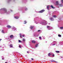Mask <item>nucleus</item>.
Returning <instances> with one entry per match:
<instances>
[{
    "mask_svg": "<svg viewBox=\"0 0 63 63\" xmlns=\"http://www.w3.org/2000/svg\"><path fill=\"white\" fill-rule=\"evenodd\" d=\"M0 14H4V13H6L7 14H10L11 13L10 11L7 12V9L5 8H3L0 9Z\"/></svg>",
    "mask_w": 63,
    "mask_h": 63,
    "instance_id": "1",
    "label": "nucleus"
},
{
    "mask_svg": "<svg viewBox=\"0 0 63 63\" xmlns=\"http://www.w3.org/2000/svg\"><path fill=\"white\" fill-rule=\"evenodd\" d=\"M40 24H41L43 25H46L47 24V22L45 21V20H43V22L42 23H40Z\"/></svg>",
    "mask_w": 63,
    "mask_h": 63,
    "instance_id": "2",
    "label": "nucleus"
},
{
    "mask_svg": "<svg viewBox=\"0 0 63 63\" xmlns=\"http://www.w3.org/2000/svg\"><path fill=\"white\" fill-rule=\"evenodd\" d=\"M57 42L56 41H53V43H52L51 45L52 46H54V45H55L57 44Z\"/></svg>",
    "mask_w": 63,
    "mask_h": 63,
    "instance_id": "3",
    "label": "nucleus"
},
{
    "mask_svg": "<svg viewBox=\"0 0 63 63\" xmlns=\"http://www.w3.org/2000/svg\"><path fill=\"white\" fill-rule=\"evenodd\" d=\"M47 28L48 30H51V29H53L52 27L48 26H47Z\"/></svg>",
    "mask_w": 63,
    "mask_h": 63,
    "instance_id": "4",
    "label": "nucleus"
},
{
    "mask_svg": "<svg viewBox=\"0 0 63 63\" xmlns=\"http://www.w3.org/2000/svg\"><path fill=\"white\" fill-rule=\"evenodd\" d=\"M44 11H45L44 10H42L39 11L38 13H43V12H44Z\"/></svg>",
    "mask_w": 63,
    "mask_h": 63,
    "instance_id": "5",
    "label": "nucleus"
},
{
    "mask_svg": "<svg viewBox=\"0 0 63 63\" xmlns=\"http://www.w3.org/2000/svg\"><path fill=\"white\" fill-rule=\"evenodd\" d=\"M59 45H63V41L61 42H59Z\"/></svg>",
    "mask_w": 63,
    "mask_h": 63,
    "instance_id": "6",
    "label": "nucleus"
},
{
    "mask_svg": "<svg viewBox=\"0 0 63 63\" xmlns=\"http://www.w3.org/2000/svg\"><path fill=\"white\" fill-rule=\"evenodd\" d=\"M34 37H38V36H39V34H34Z\"/></svg>",
    "mask_w": 63,
    "mask_h": 63,
    "instance_id": "7",
    "label": "nucleus"
},
{
    "mask_svg": "<svg viewBox=\"0 0 63 63\" xmlns=\"http://www.w3.org/2000/svg\"><path fill=\"white\" fill-rule=\"evenodd\" d=\"M12 29H13V30H14V31H15V30H16V28L14 26L12 27Z\"/></svg>",
    "mask_w": 63,
    "mask_h": 63,
    "instance_id": "8",
    "label": "nucleus"
},
{
    "mask_svg": "<svg viewBox=\"0 0 63 63\" xmlns=\"http://www.w3.org/2000/svg\"><path fill=\"white\" fill-rule=\"evenodd\" d=\"M50 19L51 21H53L54 20V19L53 18H50Z\"/></svg>",
    "mask_w": 63,
    "mask_h": 63,
    "instance_id": "9",
    "label": "nucleus"
},
{
    "mask_svg": "<svg viewBox=\"0 0 63 63\" xmlns=\"http://www.w3.org/2000/svg\"><path fill=\"white\" fill-rule=\"evenodd\" d=\"M13 37H14V36L13 35H11L10 36V37L11 39H13Z\"/></svg>",
    "mask_w": 63,
    "mask_h": 63,
    "instance_id": "10",
    "label": "nucleus"
},
{
    "mask_svg": "<svg viewBox=\"0 0 63 63\" xmlns=\"http://www.w3.org/2000/svg\"><path fill=\"white\" fill-rule=\"evenodd\" d=\"M14 17L15 18H16V19H18V18H19V17L18 16H15Z\"/></svg>",
    "mask_w": 63,
    "mask_h": 63,
    "instance_id": "11",
    "label": "nucleus"
},
{
    "mask_svg": "<svg viewBox=\"0 0 63 63\" xmlns=\"http://www.w3.org/2000/svg\"><path fill=\"white\" fill-rule=\"evenodd\" d=\"M56 5H59L58 2L57 1L56 2Z\"/></svg>",
    "mask_w": 63,
    "mask_h": 63,
    "instance_id": "12",
    "label": "nucleus"
},
{
    "mask_svg": "<svg viewBox=\"0 0 63 63\" xmlns=\"http://www.w3.org/2000/svg\"><path fill=\"white\" fill-rule=\"evenodd\" d=\"M10 47L12 48V47H13V45L12 44H10Z\"/></svg>",
    "mask_w": 63,
    "mask_h": 63,
    "instance_id": "13",
    "label": "nucleus"
},
{
    "mask_svg": "<svg viewBox=\"0 0 63 63\" xmlns=\"http://www.w3.org/2000/svg\"><path fill=\"white\" fill-rule=\"evenodd\" d=\"M49 5H48L47 6V8L48 10H49Z\"/></svg>",
    "mask_w": 63,
    "mask_h": 63,
    "instance_id": "14",
    "label": "nucleus"
},
{
    "mask_svg": "<svg viewBox=\"0 0 63 63\" xmlns=\"http://www.w3.org/2000/svg\"><path fill=\"white\" fill-rule=\"evenodd\" d=\"M32 43H36V41H35L33 40L32 41Z\"/></svg>",
    "mask_w": 63,
    "mask_h": 63,
    "instance_id": "15",
    "label": "nucleus"
},
{
    "mask_svg": "<svg viewBox=\"0 0 63 63\" xmlns=\"http://www.w3.org/2000/svg\"><path fill=\"white\" fill-rule=\"evenodd\" d=\"M22 34H21V33L20 34V36L21 38V37H22Z\"/></svg>",
    "mask_w": 63,
    "mask_h": 63,
    "instance_id": "16",
    "label": "nucleus"
},
{
    "mask_svg": "<svg viewBox=\"0 0 63 63\" xmlns=\"http://www.w3.org/2000/svg\"><path fill=\"white\" fill-rule=\"evenodd\" d=\"M33 27H34L31 26L30 27V29H33Z\"/></svg>",
    "mask_w": 63,
    "mask_h": 63,
    "instance_id": "17",
    "label": "nucleus"
},
{
    "mask_svg": "<svg viewBox=\"0 0 63 63\" xmlns=\"http://www.w3.org/2000/svg\"><path fill=\"white\" fill-rule=\"evenodd\" d=\"M51 62H56L54 60H51Z\"/></svg>",
    "mask_w": 63,
    "mask_h": 63,
    "instance_id": "18",
    "label": "nucleus"
},
{
    "mask_svg": "<svg viewBox=\"0 0 63 63\" xmlns=\"http://www.w3.org/2000/svg\"><path fill=\"white\" fill-rule=\"evenodd\" d=\"M7 27L8 28H11V27L10 25H8Z\"/></svg>",
    "mask_w": 63,
    "mask_h": 63,
    "instance_id": "19",
    "label": "nucleus"
},
{
    "mask_svg": "<svg viewBox=\"0 0 63 63\" xmlns=\"http://www.w3.org/2000/svg\"><path fill=\"white\" fill-rule=\"evenodd\" d=\"M59 5L60 7H62L63 6V5H62V4H59Z\"/></svg>",
    "mask_w": 63,
    "mask_h": 63,
    "instance_id": "20",
    "label": "nucleus"
},
{
    "mask_svg": "<svg viewBox=\"0 0 63 63\" xmlns=\"http://www.w3.org/2000/svg\"><path fill=\"white\" fill-rule=\"evenodd\" d=\"M51 7L53 9H55V7H54L53 6H52V5H51Z\"/></svg>",
    "mask_w": 63,
    "mask_h": 63,
    "instance_id": "21",
    "label": "nucleus"
},
{
    "mask_svg": "<svg viewBox=\"0 0 63 63\" xmlns=\"http://www.w3.org/2000/svg\"><path fill=\"white\" fill-rule=\"evenodd\" d=\"M2 33H5V32H4V30H2Z\"/></svg>",
    "mask_w": 63,
    "mask_h": 63,
    "instance_id": "22",
    "label": "nucleus"
},
{
    "mask_svg": "<svg viewBox=\"0 0 63 63\" xmlns=\"http://www.w3.org/2000/svg\"><path fill=\"white\" fill-rule=\"evenodd\" d=\"M53 17H55H55H56V16L55 15H53Z\"/></svg>",
    "mask_w": 63,
    "mask_h": 63,
    "instance_id": "23",
    "label": "nucleus"
},
{
    "mask_svg": "<svg viewBox=\"0 0 63 63\" xmlns=\"http://www.w3.org/2000/svg\"><path fill=\"white\" fill-rule=\"evenodd\" d=\"M38 46V44H37L35 45V47H37Z\"/></svg>",
    "mask_w": 63,
    "mask_h": 63,
    "instance_id": "24",
    "label": "nucleus"
},
{
    "mask_svg": "<svg viewBox=\"0 0 63 63\" xmlns=\"http://www.w3.org/2000/svg\"><path fill=\"white\" fill-rule=\"evenodd\" d=\"M56 52H57V53H59V52H60V51H56Z\"/></svg>",
    "mask_w": 63,
    "mask_h": 63,
    "instance_id": "25",
    "label": "nucleus"
},
{
    "mask_svg": "<svg viewBox=\"0 0 63 63\" xmlns=\"http://www.w3.org/2000/svg\"><path fill=\"white\" fill-rule=\"evenodd\" d=\"M58 36H59V37H61V35L60 34H59Z\"/></svg>",
    "mask_w": 63,
    "mask_h": 63,
    "instance_id": "26",
    "label": "nucleus"
},
{
    "mask_svg": "<svg viewBox=\"0 0 63 63\" xmlns=\"http://www.w3.org/2000/svg\"><path fill=\"white\" fill-rule=\"evenodd\" d=\"M39 39H40V40H42V38H41V36H40L39 37Z\"/></svg>",
    "mask_w": 63,
    "mask_h": 63,
    "instance_id": "27",
    "label": "nucleus"
},
{
    "mask_svg": "<svg viewBox=\"0 0 63 63\" xmlns=\"http://www.w3.org/2000/svg\"><path fill=\"white\" fill-rule=\"evenodd\" d=\"M60 28L61 29H63V27H61Z\"/></svg>",
    "mask_w": 63,
    "mask_h": 63,
    "instance_id": "28",
    "label": "nucleus"
},
{
    "mask_svg": "<svg viewBox=\"0 0 63 63\" xmlns=\"http://www.w3.org/2000/svg\"><path fill=\"white\" fill-rule=\"evenodd\" d=\"M18 42L19 43H21V41L20 40H19Z\"/></svg>",
    "mask_w": 63,
    "mask_h": 63,
    "instance_id": "29",
    "label": "nucleus"
},
{
    "mask_svg": "<svg viewBox=\"0 0 63 63\" xmlns=\"http://www.w3.org/2000/svg\"><path fill=\"white\" fill-rule=\"evenodd\" d=\"M11 0H8V3H9V2L11 1Z\"/></svg>",
    "mask_w": 63,
    "mask_h": 63,
    "instance_id": "30",
    "label": "nucleus"
},
{
    "mask_svg": "<svg viewBox=\"0 0 63 63\" xmlns=\"http://www.w3.org/2000/svg\"><path fill=\"white\" fill-rule=\"evenodd\" d=\"M24 24H26V23H27V22L26 21H25L24 22Z\"/></svg>",
    "mask_w": 63,
    "mask_h": 63,
    "instance_id": "31",
    "label": "nucleus"
},
{
    "mask_svg": "<svg viewBox=\"0 0 63 63\" xmlns=\"http://www.w3.org/2000/svg\"><path fill=\"white\" fill-rule=\"evenodd\" d=\"M51 54L50 53H49L48 54V56H50V55Z\"/></svg>",
    "mask_w": 63,
    "mask_h": 63,
    "instance_id": "32",
    "label": "nucleus"
},
{
    "mask_svg": "<svg viewBox=\"0 0 63 63\" xmlns=\"http://www.w3.org/2000/svg\"><path fill=\"white\" fill-rule=\"evenodd\" d=\"M61 2H62V3H63V0H61Z\"/></svg>",
    "mask_w": 63,
    "mask_h": 63,
    "instance_id": "33",
    "label": "nucleus"
},
{
    "mask_svg": "<svg viewBox=\"0 0 63 63\" xmlns=\"http://www.w3.org/2000/svg\"><path fill=\"white\" fill-rule=\"evenodd\" d=\"M35 23L36 24H38V23H39V22H36V21H35Z\"/></svg>",
    "mask_w": 63,
    "mask_h": 63,
    "instance_id": "34",
    "label": "nucleus"
},
{
    "mask_svg": "<svg viewBox=\"0 0 63 63\" xmlns=\"http://www.w3.org/2000/svg\"><path fill=\"white\" fill-rule=\"evenodd\" d=\"M40 31H41V30H38V32H40Z\"/></svg>",
    "mask_w": 63,
    "mask_h": 63,
    "instance_id": "35",
    "label": "nucleus"
},
{
    "mask_svg": "<svg viewBox=\"0 0 63 63\" xmlns=\"http://www.w3.org/2000/svg\"><path fill=\"white\" fill-rule=\"evenodd\" d=\"M9 11L10 12H12L13 11V10H10Z\"/></svg>",
    "mask_w": 63,
    "mask_h": 63,
    "instance_id": "36",
    "label": "nucleus"
},
{
    "mask_svg": "<svg viewBox=\"0 0 63 63\" xmlns=\"http://www.w3.org/2000/svg\"><path fill=\"white\" fill-rule=\"evenodd\" d=\"M25 39H23V41H24H24H25Z\"/></svg>",
    "mask_w": 63,
    "mask_h": 63,
    "instance_id": "37",
    "label": "nucleus"
},
{
    "mask_svg": "<svg viewBox=\"0 0 63 63\" xmlns=\"http://www.w3.org/2000/svg\"><path fill=\"white\" fill-rule=\"evenodd\" d=\"M27 10H28V9L27 8H26L25 9V11H27Z\"/></svg>",
    "mask_w": 63,
    "mask_h": 63,
    "instance_id": "38",
    "label": "nucleus"
},
{
    "mask_svg": "<svg viewBox=\"0 0 63 63\" xmlns=\"http://www.w3.org/2000/svg\"><path fill=\"white\" fill-rule=\"evenodd\" d=\"M19 48H21V46H20V45H19Z\"/></svg>",
    "mask_w": 63,
    "mask_h": 63,
    "instance_id": "39",
    "label": "nucleus"
},
{
    "mask_svg": "<svg viewBox=\"0 0 63 63\" xmlns=\"http://www.w3.org/2000/svg\"><path fill=\"white\" fill-rule=\"evenodd\" d=\"M27 53H29V51H27Z\"/></svg>",
    "mask_w": 63,
    "mask_h": 63,
    "instance_id": "40",
    "label": "nucleus"
},
{
    "mask_svg": "<svg viewBox=\"0 0 63 63\" xmlns=\"http://www.w3.org/2000/svg\"><path fill=\"white\" fill-rule=\"evenodd\" d=\"M31 59V60H33V58H32Z\"/></svg>",
    "mask_w": 63,
    "mask_h": 63,
    "instance_id": "41",
    "label": "nucleus"
},
{
    "mask_svg": "<svg viewBox=\"0 0 63 63\" xmlns=\"http://www.w3.org/2000/svg\"><path fill=\"white\" fill-rule=\"evenodd\" d=\"M52 56H53V57H54V55L53 54V55H52Z\"/></svg>",
    "mask_w": 63,
    "mask_h": 63,
    "instance_id": "42",
    "label": "nucleus"
},
{
    "mask_svg": "<svg viewBox=\"0 0 63 63\" xmlns=\"http://www.w3.org/2000/svg\"><path fill=\"white\" fill-rule=\"evenodd\" d=\"M24 36H25L24 35H22V37H24Z\"/></svg>",
    "mask_w": 63,
    "mask_h": 63,
    "instance_id": "43",
    "label": "nucleus"
},
{
    "mask_svg": "<svg viewBox=\"0 0 63 63\" xmlns=\"http://www.w3.org/2000/svg\"><path fill=\"white\" fill-rule=\"evenodd\" d=\"M2 60H4V58H2Z\"/></svg>",
    "mask_w": 63,
    "mask_h": 63,
    "instance_id": "44",
    "label": "nucleus"
},
{
    "mask_svg": "<svg viewBox=\"0 0 63 63\" xmlns=\"http://www.w3.org/2000/svg\"><path fill=\"white\" fill-rule=\"evenodd\" d=\"M1 40H2V39H0V41Z\"/></svg>",
    "mask_w": 63,
    "mask_h": 63,
    "instance_id": "45",
    "label": "nucleus"
},
{
    "mask_svg": "<svg viewBox=\"0 0 63 63\" xmlns=\"http://www.w3.org/2000/svg\"><path fill=\"white\" fill-rule=\"evenodd\" d=\"M59 19H60V18H59Z\"/></svg>",
    "mask_w": 63,
    "mask_h": 63,
    "instance_id": "46",
    "label": "nucleus"
}]
</instances>
